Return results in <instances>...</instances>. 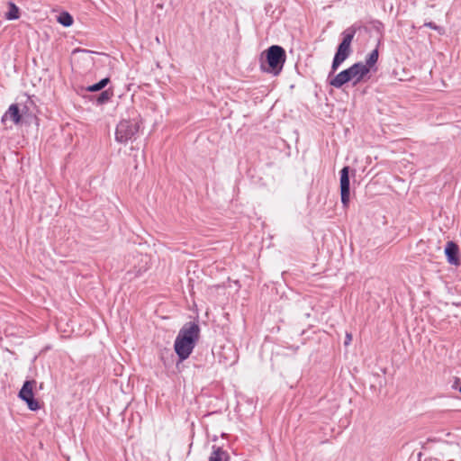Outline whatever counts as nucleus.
<instances>
[{
  "label": "nucleus",
  "mask_w": 461,
  "mask_h": 461,
  "mask_svg": "<svg viewBox=\"0 0 461 461\" xmlns=\"http://www.w3.org/2000/svg\"><path fill=\"white\" fill-rule=\"evenodd\" d=\"M200 328L194 321L185 323L179 330L175 340V351L180 360L186 359L192 353L197 340L199 339Z\"/></svg>",
  "instance_id": "obj_1"
},
{
  "label": "nucleus",
  "mask_w": 461,
  "mask_h": 461,
  "mask_svg": "<svg viewBox=\"0 0 461 461\" xmlns=\"http://www.w3.org/2000/svg\"><path fill=\"white\" fill-rule=\"evenodd\" d=\"M286 55L285 50L278 45H272L266 50V63L261 62L260 68L264 72L278 76L283 69Z\"/></svg>",
  "instance_id": "obj_2"
},
{
  "label": "nucleus",
  "mask_w": 461,
  "mask_h": 461,
  "mask_svg": "<svg viewBox=\"0 0 461 461\" xmlns=\"http://www.w3.org/2000/svg\"><path fill=\"white\" fill-rule=\"evenodd\" d=\"M356 34V29L349 27L342 32V41L339 43L337 52L335 53L332 65L331 73L337 71L339 67L349 57L351 54V42Z\"/></svg>",
  "instance_id": "obj_3"
},
{
  "label": "nucleus",
  "mask_w": 461,
  "mask_h": 461,
  "mask_svg": "<svg viewBox=\"0 0 461 461\" xmlns=\"http://www.w3.org/2000/svg\"><path fill=\"white\" fill-rule=\"evenodd\" d=\"M140 122L137 119L122 120L115 131V140L120 143H126L134 139L140 131Z\"/></svg>",
  "instance_id": "obj_4"
},
{
  "label": "nucleus",
  "mask_w": 461,
  "mask_h": 461,
  "mask_svg": "<svg viewBox=\"0 0 461 461\" xmlns=\"http://www.w3.org/2000/svg\"><path fill=\"white\" fill-rule=\"evenodd\" d=\"M35 381H26L19 392V397L23 400L31 411H37L41 408L40 403L34 399L33 387Z\"/></svg>",
  "instance_id": "obj_5"
},
{
  "label": "nucleus",
  "mask_w": 461,
  "mask_h": 461,
  "mask_svg": "<svg viewBox=\"0 0 461 461\" xmlns=\"http://www.w3.org/2000/svg\"><path fill=\"white\" fill-rule=\"evenodd\" d=\"M349 167H344L340 170V195H341V203L343 204L344 208H348L349 204V195H350V189H349Z\"/></svg>",
  "instance_id": "obj_6"
},
{
  "label": "nucleus",
  "mask_w": 461,
  "mask_h": 461,
  "mask_svg": "<svg viewBox=\"0 0 461 461\" xmlns=\"http://www.w3.org/2000/svg\"><path fill=\"white\" fill-rule=\"evenodd\" d=\"M351 72L353 77V85L360 83L370 72L368 69V66L364 65L362 62H357L353 64L351 67Z\"/></svg>",
  "instance_id": "obj_7"
},
{
  "label": "nucleus",
  "mask_w": 461,
  "mask_h": 461,
  "mask_svg": "<svg viewBox=\"0 0 461 461\" xmlns=\"http://www.w3.org/2000/svg\"><path fill=\"white\" fill-rule=\"evenodd\" d=\"M149 269L147 259L140 256L137 258V264L134 265L133 268L127 272V275L131 276V279L137 278L142 276Z\"/></svg>",
  "instance_id": "obj_8"
},
{
  "label": "nucleus",
  "mask_w": 461,
  "mask_h": 461,
  "mask_svg": "<svg viewBox=\"0 0 461 461\" xmlns=\"http://www.w3.org/2000/svg\"><path fill=\"white\" fill-rule=\"evenodd\" d=\"M458 246L453 242L448 241L447 243L446 249H445V254L447 258L448 263L454 266H459L460 265V259L458 258Z\"/></svg>",
  "instance_id": "obj_9"
},
{
  "label": "nucleus",
  "mask_w": 461,
  "mask_h": 461,
  "mask_svg": "<svg viewBox=\"0 0 461 461\" xmlns=\"http://www.w3.org/2000/svg\"><path fill=\"white\" fill-rule=\"evenodd\" d=\"M11 121L14 124H19L22 121V114L20 113V109L18 104H13L9 106L8 110L5 113L2 117V122H5L6 121Z\"/></svg>",
  "instance_id": "obj_10"
},
{
  "label": "nucleus",
  "mask_w": 461,
  "mask_h": 461,
  "mask_svg": "<svg viewBox=\"0 0 461 461\" xmlns=\"http://www.w3.org/2000/svg\"><path fill=\"white\" fill-rule=\"evenodd\" d=\"M230 455L222 447L212 446V451L209 456V461H229Z\"/></svg>",
  "instance_id": "obj_11"
},
{
  "label": "nucleus",
  "mask_w": 461,
  "mask_h": 461,
  "mask_svg": "<svg viewBox=\"0 0 461 461\" xmlns=\"http://www.w3.org/2000/svg\"><path fill=\"white\" fill-rule=\"evenodd\" d=\"M8 12L5 13V18L6 20L12 21V20H17L20 17V9L14 2H8Z\"/></svg>",
  "instance_id": "obj_12"
},
{
  "label": "nucleus",
  "mask_w": 461,
  "mask_h": 461,
  "mask_svg": "<svg viewBox=\"0 0 461 461\" xmlns=\"http://www.w3.org/2000/svg\"><path fill=\"white\" fill-rule=\"evenodd\" d=\"M348 82V81L346 79L344 73L341 71L332 79L330 80V85L336 88H340L343 85H345Z\"/></svg>",
  "instance_id": "obj_13"
},
{
  "label": "nucleus",
  "mask_w": 461,
  "mask_h": 461,
  "mask_svg": "<svg viewBox=\"0 0 461 461\" xmlns=\"http://www.w3.org/2000/svg\"><path fill=\"white\" fill-rule=\"evenodd\" d=\"M378 57V50L375 49L374 50L371 51V53L368 54V56L366 59V63L364 65L368 66V69L370 70L371 68L374 67L377 62Z\"/></svg>",
  "instance_id": "obj_14"
},
{
  "label": "nucleus",
  "mask_w": 461,
  "mask_h": 461,
  "mask_svg": "<svg viewBox=\"0 0 461 461\" xmlns=\"http://www.w3.org/2000/svg\"><path fill=\"white\" fill-rule=\"evenodd\" d=\"M58 22L65 27H68L73 23V17L67 12L61 13L58 17Z\"/></svg>",
  "instance_id": "obj_15"
},
{
  "label": "nucleus",
  "mask_w": 461,
  "mask_h": 461,
  "mask_svg": "<svg viewBox=\"0 0 461 461\" xmlns=\"http://www.w3.org/2000/svg\"><path fill=\"white\" fill-rule=\"evenodd\" d=\"M110 79L108 77H105V78H103L101 81H99L98 83L96 84H94L92 86H89L86 90L88 92H97V91H100L102 90L104 87H105L107 86V84L109 83Z\"/></svg>",
  "instance_id": "obj_16"
},
{
  "label": "nucleus",
  "mask_w": 461,
  "mask_h": 461,
  "mask_svg": "<svg viewBox=\"0 0 461 461\" xmlns=\"http://www.w3.org/2000/svg\"><path fill=\"white\" fill-rule=\"evenodd\" d=\"M113 93L112 90H110V89L104 90L99 95L96 102L98 104H103L108 102L113 97Z\"/></svg>",
  "instance_id": "obj_17"
},
{
  "label": "nucleus",
  "mask_w": 461,
  "mask_h": 461,
  "mask_svg": "<svg viewBox=\"0 0 461 461\" xmlns=\"http://www.w3.org/2000/svg\"><path fill=\"white\" fill-rule=\"evenodd\" d=\"M346 77V79L350 82L352 81L353 82V77H352V72H351V68L350 67L345 70L342 71Z\"/></svg>",
  "instance_id": "obj_18"
},
{
  "label": "nucleus",
  "mask_w": 461,
  "mask_h": 461,
  "mask_svg": "<svg viewBox=\"0 0 461 461\" xmlns=\"http://www.w3.org/2000/svg\"><path fill=\"white\" fill-rule=\"evenodd\" d=\"M424 26L429 27V28H430V29H433V30H435V31H439V30H440V27H439V26H438V25H436V24H435L434 23H432V22L425 23H424Z\"/></svg>",
  "instance_id": "obj_19"
},
{
  "label": "nucleus",
  "mask_w": 461,
  "mask_h": 461,
  "mask_svg": "<svg viewBox=\"0 0 461 461\" xmlns=\"http://www.w3.org/2000/svg\"><path fill=\"white\" fill-rule=\"evenodd\" d=\"M351 340H352L351 333H347L344 344L347 346V345H348L351 342Z\"/></svg>",
  "instance_id": "obj_20"
},
{
  "label": "nucleus",
  "mask_w": 461,
  "mask_h": 461,
  "mask_svg": "<svg viewBox=\"0 0 461 461\" xmlns=\"http://www.w3.org/2000/svg\"><path fill=\"white\" fill-rule=\"evenodd\" d=\"M447 461H454V460H453V459H449V460H447Z\"/></svg>",
  "instance_id": "obj_21"
},
{
  "label": "nucleus",
  "mask_w": 461,
  "mask_h": 461,
  "mask_svg": "<svg viewBox=\"0 0 461 461\" xmlns=\"http://www.w3.org/2000/svg\"><path fill=\"white\" fill-rule=\"evenodd\" d=\"M459 392L461 393V386H460Z\"/></svg>",
  "instance_id": "obj_22"
}]
</instances>
